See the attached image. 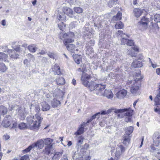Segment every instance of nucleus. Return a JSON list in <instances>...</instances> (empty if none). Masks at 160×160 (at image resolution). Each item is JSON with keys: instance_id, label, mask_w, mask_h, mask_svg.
<instances>
[{"instance_id": "obj_1", "label": "nucleus", "mask_w": 160, "mask_h": 160, "mask_svg": "<svg viewBox=\"0 0 160 160\" xmlns=\"http://www.w3.org/2000/svg\"><path fill=\"white\" fill-rule=\"evenodd\" d=\"M61 39H64L63 43L67 49L71 52H74L75 45L73 44H69L74 41L75 34L72 32H69L67 33H62L59 36Z\"/></svg>"}, {"instance_id": "obj_2", "label": "nucleus", "mask_w": 160, "mask_h": 160, "mask_svg": "<svg viewBox=\"0 0 160 160\" xmlns=\"http://www.w3.org/2000/svg\"><path fill=\"white\" fill-rule=\"evenodd\" d=\"M42 119L43 118L39 114H36L32 117L29 116L27 118V124L30 129H36L40 126Z\"/></svg>"}, {"instance_id": "obj_3", "label": "nucleus", "mask_w": 160, "mask_h": 160, "mask_svg": "<svg viewBox=\"0 0 160 160\" xmlns=\"http://www.w3.org/2000/svg\"><path fill=\"white\" fill-rule=\"evenodd\" d=\"M140 79V78H138L134 79V80H128L127 82L128 84L131 85V92L135 96L139 95L140 93V87L138 86L139 83L138 82Z\"/></svg>"}, {"instance_id": "obj_4", "label": "nucleus", "mask_w": 160, "mask_h": 160, "mask_svg": "<svg viewBox=\"0 0 160 160\" xmlns=\"http://www.w3.org/2000/svg\"><path fill=\"white\" fill-rule=\"evenodd\" d=\"M152 19V18H149L146 16L143 17L137 23L138 29L142 32L145 31L148 28L149 22Z\"/></svg>"}, {"instance_id": "obj_5", "label": "nucleus", "mask_w": 160, "mask_h": 160, "mask_svg": "<svg viewBox=\"0 0 160 160\" xmlns=\"http://www.w3.org/2000/svg\"><path fill=\"white\" fill-rule=\"evenodd\" d=\"M133 112V110L130 108L120 109L116 111V113H119L118 114V117H120L122 113H124L125 115L126 116L125 121L127 122L132 121Z\"/></svg>"}, {"instance_id": "obj_6", "label": "nucleus", "mask_w": 160, "mask_h": 160, "mask_svg": "<svg viewBox=\"0 0 160 160\" xmlns=\"http://www.w3.org/2000/svg\"><path fill=\"white\" fill-rule=\"evenodd\" d=\"M125 148L122 145H120L118 146L116 149L114 150V154L115 156V159L110 158L108 160H117L119 158L121 155L125 151Z\"/></svg>"}, {"instance_id": "obj_7", "label": "nucleus", "mask_w": 160, "mask_h": 160, "mask_svg": "<svg viewBox=\"0 0 160 160\" xmlns=\"http://www.w3.org/2000/svg\"><path fill=\"white\" fill-rule=\"evenodd\" d=\"M58 91L59 93L58 94H56L55 95V97L51 102V105L53 108L57 107L61 103L59 100L62 98V95L63 94L62 90L58 89Z\"/></svg>"}, {"instance_id": "obj_8", "label": "nucleus", "mask_w": 160, "mask_h": 160, "mask_svg": "<svg viewBox=\"0 0 160 160\" xmlns=\"http://www.w3.org/2000/svg\"><path fill=\"white\" fill-rule=\"evenodd\" d=\"M22 50L20 47H17L13 50H9L8 52L10 57L12 59H16L18 58L19 54Z\"/></svg>"}, {"instance_id": "obj_9", "label": "nucleus", "mask_w": 160, "mask_h": 160, "mask_svg": "<svg viewBox=\"0 0 160 160\" xmlns=\"http://www.w3.org/2000/svg\"><path fill=\"white\" fill-rule=\"evenodd\" d=\"M16 114L20 119L23 120L27 115V111L25 108L19 107L16 110Z\"/></svg>"}, {"instance_id": "obj_10", "label": "nucleus", "mask_w": 160, "mask_h": 160, "mask_svg": "<svg viewBox=\"0 0 160 160\" xmlns=\"http://www.w3.org/2000/svg\"><path fill=\"white\" fill-rule=\"evenodd\" d=\"M57 18L60 21H63L66 19V17L64 14L62 13L61 14H60L58 16ZM58 26L60 29L62 31L64 30L66 27V25L64 24L62 21L58 23Z\"/></svg>"}, {"instance_id": "obj_11", "label": "nucleus", "mask_w": 160, "mask_h": 160, "mask_svg": "<svg viewBox=\"0 0 160 160\" xmlns=\"http://www.w3.org/2000/svg\"><path fill=\"white\" fill-rule=\"evenodd\" d=\"M91 78L90 75L83 72L81 79L82 84L85 87L88 86Z\"/></svg>"}, {"instance_id": "obj_12", "label": "nucleus", "mask_w": 160, "mask_h": 160, "mask_svg": "<svg viewBox=\"0 0 160 160\" xmlns=\"http://www.w3.org/2000/svg\"><path fill=\"white\" fill-rule=\"evenodd\" d=\"M96 86L95 92L96 94L100 96L102 95L103 94L105 86L101 84H97Z\"/></svg>"}, {"instance_id": "obj_13", "label": "nucleus", "mask_w": 160, "mask_h": 160, "mask_svg": "<svg viewBox=\"0 0 160 160\" xmlns=\"http://www.w3.org/2000/svg\"><path fill=\"white\" fill-rule=\"evenodd\" d=\"M12 119L11 116L5 117L2 122V126L5 128H9L11 122H12Z\"/></svg>"}, {"instance_id": "obj_14", "label": "nucleus", "mask_w": 160, "mask_h": 160, "mask_svg": "<svg viewBox=\"0 0 160 160\" xmlns=\"http://www.w3.org/2000/svg\"><path fill=\"white\" fill-rule=\"evenodd\" d=\"M86 123L84 122L80 125L77 131L74 134L76 135V137L80 135L83 133L84 132V127H86Z\"/></svg>"}, {"instance_id": "obj_15", "label": "nucleus", "mask_w": 160, "mask_h": 160, "mask_svg": "<svg viewBox=\"0 0 160 160\" xmlns=\"http://www.w3.org/2000/svg\"><path fill=\"white\" fill-rule=\"evenodd\" d=\"M44 144V139H41L38 140L37 142L32 143V146L33 148L37 147L39 149H42L43 147Z\"/></svg>"}, {"instance_id": "obj_16", "label": "nucleus", "mask_w": 160, "mask_h": 160, "mask_svg": "<svg viewBox=\"0 0 160 160\" xmlns=\"http://www.w3.org/2000/svg\"><path fill=\"white\" fill-rule=\"evenodd\" d=\"M127 93L126 90L124 89L121 90L116 94V97L119 99H122L126 96Z\"/></svg>"}, {"instance_id": "obj_17", "label": "nucleus", "mask_w": 160, "mask_h": 160, "mask_svg": "<svg viewBox=\"0 0 160 160\" xmlns=\"http://www.w3.org/2000/svg\"><path fill=\"white\" fill-rule=\"evenodd\" d=\"M62 10L64 14H67L70 17L72 16L73 12L72 10L70 8L68 7H64L63 8Z\"/></svg>"}, {"instance_id": "obj_18", "label": "nucleus", "mask_w": 160, "mask_h": 160, "mask_svg": "<svg viewBox=\"0 0 160 160\" xmlns=\"http://www.w3.org/2000/svg\"><path fill=\"white\" fill-rule=\"evenodd\" d=\"M102 95L106 97L108 99H112L113 97V94L110 90L106 89L104 91L103 94Z\"/></svg>"}, {"instance_id": "obj_19", "label": "nucleus", "mask_w": 160, "mask_h": 160, "mask_svg": "<svg viewBox=\"0 0 160 160\" xmlns=\"http://www.w3.org/2000/svg\"><path fill=\"white\" fill-rule=\"evenodd\" d=\"M130 138L129 136L124 135L122 137V142L125 145L128 146L130 143Z\"/></svg>"}, {"instance_id": "obj_20", "label": "nucleus", "mask_w": 160, "mask_h": 160, "mask_svg": "<svg viewBox=\"0 0 160 160\" xmlns=\"http://www.w3.org/2000/svg\"><path fill=\"white\" fill-rule=\"evenodd\" d=\"M52 69V71L54 72L55 74L59 75L61 74L60 68L58 64H55L53 66Z\"/></svg>"}, {"instance_id": "obj_21", "label": "nucleus", "mask_w": 160, "mask_h": 160, "mask_svg": "<svg viewBox=\"0 0 160 160\" xmlns=\"http://www.w3.org/2000/svg\"><path fill=\"white\" fill-rule=\"evenodd\" d=\"M143 10L138 8H135L133 11V14L134 16L137 18H138L143 13Z\"/></svg>"}, {"instance_id": "obj_22", "label": "nucleus", "mask_w": 160, "mask_h": 160, "mask_svg": "<svg viewBox=\"0 0 160 160\" xmlns=\"http://www.w3.org/2000/svg\"><path fill=\"white\" fill-rule=\"evenodd\" d=\"M42 106V110L43 111H46L48 110L50 108L49 105L46 102H43L41 103Z\"/></svg>"}, {"instance_id": "obj_23", "label": "nucleus", "mask_w": 160, "mask_h": 160, "mask_svg": "<svg viewBox=\"0 0 160 160\" xmlns=\"http://www.w3.org/2000/svg\"><path fill=\"white\" fill-rule=\"evenodd\" d=\"M97 85V84L93 82H90L88 83V86L86 87L88 88L90 91H92L94 90L95 91L96 86Z\"/></svg>"}, {"instance_id": "obj_24", "label": "nucleus", "mask_w": 160, "mask_h": 160, "mask_svg": "<svg viewBox=\"0 0 160 160\" xmlns=\"http://www.w3.org/2000/svg\"><path fill=\"white\" fill-rule=\"evenodd\" d=\"M132 66L134 68H141L142 66V62L135 60L132 63Z\"/></svg>"}, {"instance_id": "obj_25", "label": "nucleus", "mask_w": 160, "mask_h": 160, "mask_svg": "<svg viewBox=\"0 0 160 160\" xmlns=\"http://www.w3.org/2000/svg\"><path fill=\"white\" fill-rule=\"evenodd\" d=\"M62 152H55L52 158V160H58L62 154Z\"/></svg>"}, {"instance_id": "obj_26", "label": "nucleus", "mask_w": 160, "mask_h": 160, "mask_svg": "<svg viewBox=\"0 0 160 160\" xmlns=\"http://www.w3.org/2000/svg\"><path fill=\"white\" fill-rule=\"evenodd\" d=\"M44 143L47 145V146L49 147H52L53 144L52 142L53 140L50 138H47L44 139Z\"/></svg>"}, {"instance_id": "obj_27", "label": "nucleus", "mask_w": 160, "mask_h": 160, "mask_svg": "<svg viewBox=\"0 0 160 160\" xmlns=\"http://www.w3.org/2000/svg\"><path fill=\"white\" fill-rule=\"evenodd\" d=\"M8 56L5 53L0 52V60L2 61L7 62L8 61Z\"/></svg>"}, {"instance_id": "obj_28", "label": "nucleus", "mask_w": 160, "mask_h": 160, "mask_svg": "<svg viewBox=\"0 0 160 160\" xmlns=\"http://www.w3.org/2000/svg\"><path fill=\"white\" fill-rule=\"evenodd\" d=\"M56 82L57 84L62 85L65 83V80L62 77H59L56 79Z\"/></svg>"}, {"instance_id": "obj_29", "label": "nucleus", "mask_w": 160, "mask_h": 160, "mask_svg": "<svg viewBox=\"0 0 160 160\" xmlns=\"http://www.w3.org/2000/svg\"><path fill=\"white\" fill-rule=\"evenodd\" d=\"M150 32H154L155 30L158 29L159 28L157 25L156 23H153L151 22V25L150 26Z\"/></svg>"}, {"instance_id": "obj_30", "label": "nucleus", "mask_w": 160, "mask_h": 160, "mask_svg": "<svg viewBox=\"0 0 160 160\" xmlns=\"http://www.w3.org/2000/svg\"><path fill=\"white\" fill-rule=\"evenodd\" d=\"M133 131V128L132 126L127 127L125 128V131L127 135L129 136Z\"/></svg>"}, {"instance_id": "obj_31", "label": "nucleus", "mask_w": 160, "mask_h": 160, "mask_svg": "<svg viewBox=\"0 0 160 160\" xmlns=\"http://www.w3.org/2000/svg\"><path fill=\"white\" fill-rule=\"evenodd\" d=\"M122 13L120 12H118L116 16L113 17L112 20L113 21H119L121 19Z\"/></svg>"}, {"instance_id": "obj_32", "label": "nucleus", "mask_w": 160, "mask_h": 160, "mask_svg": "<svg viewBox=\"0 0 160 160\" xmlns=\"http://www.w3.org/2000/svg\"><path fill=\"white\" fill-rule=\"evenodd\" d=\"M28 125L25 123L21 122L18 124V128L21 130H24L27 128Z\"/></svg>"}, {"instance_id": "obj_33", "label": "nucleus", "mask_w": 160, "mask_h": 160, "mask_svg": "<svg viewBox=\"0 0 160 160\" xmlns=\"http://www.w3.org/2000/svg\"><path fill=\"white\" fill-rule=\"evenodd\" d=\"M153 141L154 143L155 144V146H157L160 142V135L158 134L155 136L153 138Z\"/></svg>"}, {"instance_id": "obj_34", "label": "nucleus", "mask_w": 160, "mask_h": 160, "mask_svg": "<svg viewBox=\"0 0 160 160\" xmlns=\"http://www.w3.org/2000/svg\"><path fill=\"white\" fill-rule=\"evenodd\" d=\"M73 57L74 60L75 62L78 64L80 63L81 60V56L77 54H75L73 55Z\"/></svg>"}, {"instance_id": "obj_35", "label": "nucleus", "mask_w": 160, "mask_h": 160, "mask_svg": "<svg viewBox=\"0 0 160 160\" xmlns=\"http://www.w3.org/2000/svg\"><path fill=\"white\" fill-rule=\"evenodd\" d=\"M7 111L6 108L3 106H0V114L4 115L7 113Z\"/></svg>"}, {"instance_id": "obj_36", "label": "nucleus", "mask_w": 160, "mask_h": 160, "mask_svg": "<svg viewBox=\"0 0 160 160\" xmlns=\"http://www.w3.org/2000/svg\"><path fill=\"white\" fill-rule=\"evenodd\" d=\"M100 112H99L95 114L94 115L92 116V117L89 119L86 123V124H87V123H89L93 119L96 118L97 117V119H98L99 118V116L100 115Z\"/></svg>"}, {"instance_id": "obj_37", "label": "nucleus", "mask_w": 160, "mask_h": 160, "mask_svg": "<svg viewBox=\"0 0 160 160\" xmlns=\"http://www.w3.org/2000/svg\"><path fill=\"white\" fill-rule=\"evenodd\" d=\"M7 69L6 65L3 63H0V71L2 72H5Z\"/></svg>"}, {"instance_id": "obj_38", "label": "nucleus", "mask_w": 160, "mask_h": 160, "mask_svg": "<svg viewBox=\"0 0 160 160\" xmlns=\"http://www.w3.org/2000/svg\"><path fill=\"white\" fill-rule=\"evenodd\" d=\"M28 49L32 52H36V48L34 44L29 45L28 46Z\"/></svg>"}, {"instance_id": "obj_39", "label": "nucleus", "mask_w": 160, "mask_h": 160, "mask_svg": "<svg viewBox=\"0 0 160 160\" xmlns=\"http://www.w3.org/2000/svg\"><path fill=\"white\" fill-rule=\"evenodd\" d=\"M159 98H160L159 97H156L154 99L155 104L157 106V108H160V107L159 108L158 107V105H160V99Z\"/></svg>"}, {"instance_id": "obj_40", "label": "nucleus", "mask_w": 160, "mask_h": 160, "mask_svg": "<svg viewBox=\"0 0 160 160\" xmlns=\"http://www.w3.org/2000/svg\"><path fill=\"white\" fill-rule=\"evenodd\" d=\"M123 27V25L121 22H119L117 23L115 25V28L117 29L122 28Z\"/></svg>"}, {"instance_id": "obj_41", "label": "nucleus", "mask_w": 160, "mask_h": 160, "mask_svg": "<svg viewBox=\"0 0 160 160\" xmlns=\"http://www.w3.org/2000/svg\"><path fill=\"white\" fill-rule=\"evenodd\" d=\"M154 19L156 22H160V14H156L154 16Z\"/></svg>"}, {"instance_id": "obj_42", "label": "nucleus", "mask_w": 160, "mask_h": 160, "mask_svg": "<svg viewBox=\"0 0 160 160\" xmlns=\"http://www.w3.org/2000/svg\"><path fill=\"white\" fill-rule=\"evenodd\" d=\"M17 127V124L16 122L13 121L12 119V122H11L9 128H15Z\"/></svg>"}, {"instance_id": "obj_43", "label": "nucleus", "mask_w": 160, "mask_h": 160, "mask_svg": "<svg viewBox=\"0 0 160 160\" xmlns=\"http://www.w3.org/2000/svg\"><path fill=\"white\" fill-rule=\"evenodd\" d=\"M74 10L78 13H80L82 12V9L80 7H75L74 8Z\"/></svg>"}, {"instance_id": "obj_44", "label": "nucleus", "mask_w": 160, "mask_h": 160, "mask_svg": "<svg viewBox=\"0 0 160 160\" xmlns=\"http://www.w3.org/2000/svg\"><path fill=\"white\" fill-rule=\"evenodd\" d=\"M32 148H34L33 147H32V144L31 145L29 146L27 148L24 150L23 151V152L24 153H27L29 152Z\"/></svg>"}, {"instance_id": "obj_45", "label": "nucleus", "mask_w": 160, "mask_h": 160, "mask_svg": "<svg viewBox=\"0 0 160 160\" xmlns=\"http://www.w3.org/2000/svg\"><path fill=\"white\" fill-rule=\"evenodd\" d=\"M84 138L82 136H81L78 138V144L81 145L83 143Z\"/></svg>"}, {"instance_id": "obj_46", "label": "nucleus", "mask_w": 160, "mask_h": 160, "mask_svg": "<svg viewBox=\"0 0 160 160\" xmlns=\"http://www.w3.org/2000/svg\"><path fill=\"white\" fill-rule=\"evenodd\" d=\"M128 39L125 38H122L121 40V44L122 45L127 44Z\"/></svg>"}, {"instance_id": "obj_47", "label": "nucleus", "mask_w": 160, "mask_h": 160, "mask_svg": "<svg viewBox=\"0 0 160 160\" xmlns=\"http://www.w3.org/2000/svg\"><path fill=\"white\" fill-rule=\"evenodd\" d=\"M52 147H49L47 146L45 149V152L47 154H49L51 152V149Z\"/></svg>"}, {"instance_id": "obj_48", "label": "nucleus", "mask_w": 160, "mask_h": 160, "mask_svg": "<svg viewBox=\"0 0 160 160\" xmlns=\"http://www.w3.org/2000/svg\"><path fill=\"white\" fill-rule=\"evenodd\" d=\"M116 34L117 36H120L122 37H123L124 35H125V34L123 33V32L121 30L118 31L116 32Z\"/></svg>"}, {"instance_id": "obj_49", "label": "nucleus", "mask_w": 160, "mask_h": 160, "mask_svg": "<svg viewBox=\"0 0 160 160\" xmlns=\"http://www.w3.org/2000/svg\"><path fill=\"white\" fill-rule=\"evenodd\" d=\"M48 55L49 57H50L51 58H52L53 59H54L56 57V55L53 53L49 52Z\"/></svg>"}, {"instance_id": "obj_50", "label": "nucleus", "mask_w": 160, "mask_h": 160, "mask_svg": "<svg viewBox=\"0 0 160 160\" xmlns=\"http://www.w3.org/2000/svg\"><path fill=\"white\" fill-rule=\"evenodd\" d=\"M116 2V1L111 0L109 1L108 2V6L109 7H112L114 4Z\"/></svg>"}, {"instance_id": "obj_51", "label": "nucleus", "mask_w": 160, "mask_h": 160, "mask_svg": "<svg viewBox=\"0 0 160 160\" xmlns=\"http://www.w3.org/2000/svg\"><path fill=\"white\" fill-rule=\"evenodd\" d=\"M135 51H132V50H129L128 52V54L130 55L132 57L135 56L136 55V53H135Z\"/></svg>"}, {"instance_id": "obj_52", "label": "nucleus", "mask_w": 160, "mask_h": 160, "mask_svg": "<svg viewBox=\"0 0 160 160\" xmlns=\"http://www.w3.org/2000/svg\"><path fill=\"white\" fill-rule=\"evenodd\" d=\"M35 112L37 113V114H39L40 110V107L39 106L38 104H37L35 105Z\"/></svg>"}, {"instance_id": "obj_53", "label": "nucleus", "mask_w": 160, "mask_h": 160, "mask_svg": "<svg viewBox=\"0 0 160 160\" xmlns=\"http://www.w3.org/2000/svg\"><path fill=\"white\" fill-rule=\"evenodd\" d=\"M76 155H77L75 154V155L72 156V158L74 160H82L83 158H85L84 156H82L81 157H80L77 159L76 157H77V156H75Z\"/></svg>"}, {"instance_id": "obj_54", "label": "nucleus", "mask_w": 160, "mask_h": 160, "mask_svg": "<svg viewBox=\"0 0 160 160\" xmlns=\"http://www.w3.org/2000/svg\"><path fill=\"white\" fill-rule=\"evenodd\" d=\"M18 107H19L18 106L12 105L11 107L9 106V109L10 111H12L13 109H16L17 110Z\"/></svg>"}, {"instance_id": "obj_55", "label": "nucleus", "mask_w": 160, "mask_h": 160, "mask_svg": "<svg viewBox=\"0 0 160 160\" xmlns=\"http://www.w3.org/2000/svg\"><path fill=\"white\" fill-rule=\"evenodd\" d=\"M133 44L134 42L132 40L128 39L127 44V45L129 46H131L133 45Z\"/></svg>"}, {"instance_id": "obj_56", "label": "nucleus", "mask_w": 160, "mask_h": 160, "mask_svg": "<svg viewBox=\"0 0 160 160\" xmlns=\"http://www.w3.org/2000/svg\"><path fill=\"white\" fill-rule=\"evenodd\" d=\"M29 158L28 155H25L21 158L20 160H28Z\"/></svg>"}, {"instance_id": "obj_57", "label": "nucleus", "mask_w": 160, "mask_h": 160, "mask_svg": "<svg viewBox=\"0 0 160 160\" xmlns=\"http://www.w3.org/2000/svg\"><path fill=\"white\" fill-rule=\"evenodd\" d=\"M132 49L135 52H138V48L136 46H134L132 47Z\"/></svg>"}, {"instance_id": "obj_58", "label": "nucleus", "mask_w": 160, "mask_h": 160, "mask_svg": "<svg viewBox=\"0 0 160 160\" xmlns=\"http://www.w3.org/2000/svg\"><path fill=\"white\" fill-rule=\"evenodd\" d=\"M46 53V52L44 50H42L41 52H39L37 53V55H43L45 54Z\"/></svg>"}, {"instance_id": "obj_59", "label": "nucleus", "mask_w": 160, "mask_h": 160, "mask_svg": "<svg viewBox=\"0 0 160 160\" xmlns=\"http://www.w3.org/2000/svg\"><path fill=\"white\" fill-rule=\"evenodd\" d=\"M154 111L155 112H157L160 115V108H155Z\"/></svg>"}, {"instance_id": "obj_60", "label": "nucleus", "mask_w": 160, "mask_h": 160, "mask_svg": "<svg viewBox=\"0 0 160 160\" xmlns=\"http://www.w3.org/2000/svg\"><path fill=\"white\" fill-rule=\"evenodd\" d=\"M156 72L157 74L160 76V68H158L156 69Z\"/></svg>"}, {"instance_id": "obj_61", "label": "nucleus", "mask_w": 160, "mask_h": 160, "mask_svg": "<svg viewBox=\"0 0 160 160\" xmlns=\"http://www.w3.org/2000/svg\"><path fill=\"white\" fill-rule=\"evenodd\" d=\"M156 97H159L160 98V90L158 89L157 90V94Z\"/></svg>"}, {"instance_id": "obj_62", "label": "nucleus", "mask_w": 160, "mask_h": 160, "mask_svg": "<svg viewBox=\"0 0 160 160\" xmlns=\"http://www.w3.org/2000/svg\"><path fill=\"white\" fill-rule=\"evenodd\" d=\"M3 137L5 140H7L9 138L10 136L8 135H5L3 136Z\"/></svg>"}, {"instance_id": "obj_63", "label": "nucleus", "mask_w": 160, "mask_h": 160, "mask_svg": "<svg viewBox=\"0 0 160 160\" xmlns=\"http://www.w3.org/2000/svg\"><path fill=\"white\" fill-rule=\"evenodd\" d=\"M6 22L5 20H3L2 21L1 24L3 26H5L6 25Z\"/></svg>"}, {"instance_id": "obj_64", "label": "nucleus", "mask_w": 160, "mask_h": 160, "mask_svg": "<svg viewBox=\"0 0 160 160\" xmlns=\"http://www.w3.org/2000/svg\"><path fill=\"white\" fill-rule=\"evenodd\" d=\"M83 148L84 149H87L89 148V144L87 143H85L84 145Z\"/></svg>"}]
</instances>
